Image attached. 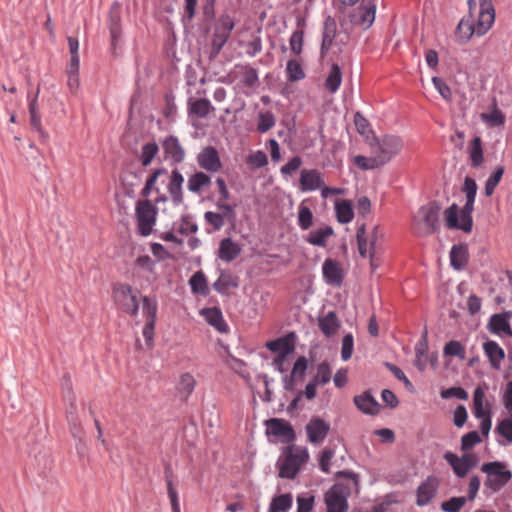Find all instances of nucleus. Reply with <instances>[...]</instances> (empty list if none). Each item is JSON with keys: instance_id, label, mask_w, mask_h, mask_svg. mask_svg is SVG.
Instances as JSON below:
<instances>
[{"instance_id": "49", "label": "nucleus", "mask_w": 512, "mask_h": 512, "mask_svg": "<svg viewBox=\"0 0 512 512\" xmlns=\"http://www.w3.org/2000/svg\"><path fill=\"white\" fill-rule=\"evenodd\" d=\"M286 76L288 81L296 82L305 78V72L297 60L291 59L286 64Z\"/></svg>"}, {"instance_id": "6", "label": "nucleus", "mask_w": 512, "mask_h": 512, "mask_svg": "<svg viewBox=\"0 0 512 512\" xmlns=\"http://www.w3.org/2000/svg\"><path fill=\"white\" fill-rule=\"evenodd\" d=\"M234 26V20L228 14H223L219 17L212 36L210 59H215L220 54L230 38Z\"/></svg>"}, {"instance_id": "38", "label": "nucleus", "mask_w": 512, "mask_h": 512, "mask_svg": "<svg viewBox=\"0 0 512 512\" xmlns=\"http://www.w3.org/2000/svg\"><path fill=\"white\" fill-rule=\"evenodd\" d=\"M212 110H214V107L207 98L189 101V115H195L197 118L203 119L206 118Z\"/></svg>"}, {"instance_id": "45", "label": "nucleus", "mask_w": 512, "mask_h": 512, "mask_svg": "<svg viewBox=\"0 0 512 512\" xmlns=\"http://www.w3.org/2000/svg\"><path fill=\"white\" fill-rule=\"evenodd\" d=\"M37 94L34 98L29 101V114H30V124L34 130L44 135V131L42 128L41 116L39 113V107L37 102Z\"/></svg>"}, {"instance_id": "47", "label": "nucleus", "mask_w": 512, "mask_h": 512, "mask_svg": "<svg viewBox=\"0 0 512 512\" xmlns=\"http://www.w3.org/2000/svg\"><path fill=\"white\" fill-rule=\"evenodd\" d=\"M165 477H166L167 492H168V497L170 499L172 512H180L178 493H177V491L174 487L173 481H172V472L168 467H166V469H165Z\"/></svg>"}, {"instance_id": "4", "label": "nucleus", "mask_w": 512, "mask_h": 512, "mask_svg": "<svg viewBox=\"0 0 512 512\" xmlns=\"http://www.w3.org/2000/svg\"><path fill=\"white\" fill-rule=\"evenodd\" d=\"M158 208L150 200H138L135 206V220L139 235L147 237L152 234L156 224Z\"/></svg>"}, {"instance_id": "14", "label": "nucleus", "mask_w": 512, "mask_h": 512, "mask_svg": "<svg viewBox=\"0 0 512 512\" xmlns=\"http://www.w3.org/2000/svg\"><path fill=\"white\" fill-rule=\"evenodd\" d=\"M305 429L308 441L312 444H320L329 434L330 424L320 417H312Z\"/></svg>"}, {"instance_id": "9", "label": "nucleus", "mask_w": 512, "mask_h": 512, "mask_svg": "<svg viewBox=\"0 0 512 512\" xmlns=\"http://www.w3.org/2000/svg\"><path fill=\"white\" fill-rule=\"evenodd\" d=\"M349 489L341 483L334 484L325 493L327 512H347Z\"/></svg>"}, {"instance_id": "61", "label": "nucleus", "mask_w": 512, "mask_h": 512, "mask_svg": "<svg viewBox=\"0 0 512 512\" xmlns=\"http://www.w3.org/2000/svg\"><path fill=\"white\" fill-rule=\"evenodd\" d=\"M247 163L254 168H261L268 164V158L264 151L257 150L247 157Z\"/></svg>"}, {"instance_id": "15", "label": "nucleus", "mask_w": 512, "mask_h": 512, "mask_svg": "<svg viewBox=\"0 0 512 512\" xmlns=\"http://www.w3.org/2000/svg\"><path fill=\"white\" fill-rule=\"evenodd\" d=\"M480 11L475 25L476 35L483 36L491 28L495 19V10L491 0H479Z\"/></svg>"}, {"instance_id": "37", "label": "nucleus", "mask_w": 512, "mask_h": 512, "mask_svg": "<svg viewBox=\"0 0 512 512\" xmlns=\"http://www.w3.org/2000/svg\"><path fill=\"white\" fill-rule=\"evenodd\" d=\"M468 153L471 160V165L474 168H479L484 162L482 139L480 136H475L471 140L468 146Z\"/></svg>"}, {"instance_id": "55", "label": "nucleus", "mask_w": 512, "mask_h": 512, "mask_svg": "<svg viewBox=\"0 0 512 512\" xmlns=\"http://www.w3.org/2000/svg\"><path fill=\"white\" fill-rule=\"evenodd\" d=\"M195 386L196 380L194 377L189 373H185L180 377L177 389L180 393H184L185 399H187L193 393Z\"/></svg>"}, {"instance_id": "58", "label": "nucleus", "mask_w": 512, "mask_h": 512, "mask_svg": "<svg viewBox=\"0 0 512 512\" xmlns=\"http://www.w3.org/2000/svg\"><path fill=\"white\" fill-rule=\"evenodd\" d=\"M204 219L212 226L213 231H219L225 224L224 215L213 211L205 212Z\"/></svg>"}, {"instance_id": "18", "label": "nucleus", "mask_w": 512, "mask_h": 512, "mask_svg": "<svg viewBox=\"0 0 512 512\" xmlns=\"http://www.w3.org/2000/svg\"><path fill=\"white\" fill-rule=\"evenodd\" d=\"M108 29L111 37V47L115 51L122 35L120 4L114 2L108 16Z\"/></svg>"}, {"instance_id": "64", "label": "nucleus", "mask_w": 512, "mask_h": 512, "mask_svg": "<svg viewBox=\"0 0 512 512\" xmlns=\"http://www.w3.org/2000/svg\"><path fill=\"white\" fill-rule=\"evenodd\" d=\"M496 431L503 436L508 443L512 442V419L506 418L500 421L496 427Z\"/></svg>"}, {"instance_id": "28", "label": "nucleus", "mask_w": 512, "mask_h": 512, "mask_svg": "<svg viewBox=\"0 0 512 512\" xmlns=\"http://www.w3.org/2000/svg\"><path fill=\"white\" fill-rule=\"evenodd\" d=\"M483 350L492 368L499 369L505 358L504 350L494 340H487L483 344Z\"/></svg>"}, {"instance_id": "35", "label": "nucleus", "mask_w": 512, "mask_h": 512, "mask_svg": "<svg viewBox=\"0 0 512 512\" xmlns=\"http://www.w3.org/2000/svg\"><path fill=\"white\" fill-rule=\"evenodd\" d=\"M334 234L331 226H324L316 230H312L306 237V242L317 247H325L327 239Z\"/></svg>"}, {"instance_id": "46", "label": "nucleus", "mask_w": 512, "mask_h": 512, "mask_svg": "<svg viewBox=\"0 0 512 512\" xmlns=\"http://www.w3.org/2000/svg\"><path fill=\"white\" fill-rule=\"evenodd\" d=\"M158 304L155 299L149 296L142 297V314L146 318V322L156 323Z\"/></svg>"}, {"instance_id": "62", "label": "nucleus", "mask_w": 512, "mask_h": 512, "mask_svg": "<svg viewBox=\"0 0 512 512\" xmlns=\"http://www.w3.org/2000/svg\"><path fill=\"white\" fill-rule=\"evenodd\" d=\"M465 502L466 498L464 497H452L442 503L441 509L444 512H458L465 505Z\"/></svg>"}, {"instance_id": "41", "label": "nucleus", "mask_w": 512, "mask_h": 512, "mask_svg": "<svg viewBox=\"0 0 512 512\" xmlns=\"http://www.w3.org/2000/svg\"><path fill=\"white\" fill-rule=\"evenodd\" d=\"M159 153V146L155 141H150L142 145L139 161L143 167H148L153 159Z\"/></svg>"}, {"instance_id": "19", "label": "nucleus", "mask_w": 512, "mask_h": 512, "mask_svg": "<svg viewBox=\"0 0 512 512\" xmlns=\"http://www.w3.org/2000/svg\"><path fill=\"white\" fill-rule=\"evenodd\" d=\"M322 175L317 169H302L299 179V187L302 192L315 191L322 188Z\"/></svg>"}, {"instance_id": "42", "label": "nucleus", "mask_w": 512, "mask_h": 512, "mask_svg": "<svg viewBox=\"0 0 512 512\" xmlns=\"http://www.w3.org/2000/svg\"><path fill=\"white\" fill-rule=\"evenodd\" d=\"M191 291L202 296L209 294L206 276L202 271L195 272L189 280Z\"/></svg>"}, {"instance_id": "56", "label": "nucleus", "mask_w": 512, "mask_h": 512, "mask_svg": "<svg viewBox=\"0 0 512 512\" xmlns=\"http://www.w3.org/2000/svg\"><path fill=\"white\" fill-rule=\"evenodd\" d=\"M356 239L358 245V251L362 258H366L368 254L367 249V238H366V224L363 223L358 226L356 231Z\"/></svg>"}, {"instance_id": "53", "label": "nucleus", "mask_w": 512, "mask_h": 512, "mask_svg": "<svg viewBox=\"0 0 512 512\" xmlns=\"http://www.w3.org/2000/svg\"><path fill=\"white\" fill-rule=\"evenodd\" d=\"M443 353L445 356H455L460 360L466 358L465 348L458 340H450L447 342L443 348Z\"/></svg>"}, {"instance_id": "48", "label": "nucleus", "mask_w": 512, "mask_h": 512, "mask_svg": "<svg viewBox=\"0 0 512 512\" xmlns=\"http://www.w3.org/2000/svg\"><path fill=\"white\" fill-rule=\"evenodd\" d=\"M354 164L361 170H373L383 166L382 161L374 154L373 157H366L363 155H357L353 159Z\"/></svg>"}, {"instance_id": "8", "label": "nucleus", "mask_w": 512, "mask_h": 512, "mask_svg": "<svg viewBox=\"0 0 512 512\" xmlns=\"http://www.w3.org/2000/svg\"><path fill=\"white\" fill-rule=\"evenodd\" d=\"M444 459L451 466L458 478H464L478 464V457L474 453H464L461 457L451 451L444 454Z\"/></svg>"}, {"instance_id": "63", "label": "nucleus", "mask_w": 512, "mask_h": 512, "mask_svg": "<svg viewBox=\"0 0 512 512\" xmlns=\"http://www.w3.org/2000/svg\"><path fill=\"white\" fill-rule=\"evenodd\" d=\"M315 498L313 495H299L297 497L296 512H311L314 507Z\"/></svg>"}, {"instance_id": "54", "label": "nucleus", "mask_w": 512, "mask_h": 512, "mask_svg": "<svg viewBox=\"0 0 512 512\" xmlns=\"http://www.w3.org/2000/svg\"><path fill=\"white\" fill-rule=\"evenodd\" d=\"M275 123L276 119L272 112H260L258 114L257 131L259 133H266L275 125Z\"/></svg>"}, {"instance_id": "3", "label": "nucleus", "mask_w": 512, "mask_h": 512, "mask_svg": "<svg viewBox=\"0 0 512 512\" xmlns=\"http://www.w3.org/2000/svg\"><path fill=\"white\" fill-rule=\"evenodd\" d=\"M481 471L486 474L484 487L493 493L500 491L512 478V472L500 461L484 463Z\"/></svg>"}, {"instance_id": "59", "label": "nucleus", "mask_w": 512, "mask_h": 512, "mask_svg": "<svg viewBox=\"0 0 512 512\" xmlns=\"http://www.w3.org/2000/svg\"><path fill=\"white\" fill-rule=\"evenodd\" d=\"M354 349V338L351 333L346 334L342 339V346H341V358L343 361H348L352 354Z\"/></svg>"}, {"instance_id": "51", "label": "nucleus", "mask_w": 512, "mask_h": 512, "mask_svg": "<svg viewBox=\"0 0 512 512\" xmlns=\"http://www.w3.org/2000/svg\"><path fill=\"white\" fill-rule=\"evenodd\" d=\"M332 377L331 366L327 361H323L317 366V372L312 380L318 385H326Z\"/></svg>"}, {"instance_id": "5", "label": "nucleus", "mask_w": 512, "mask_h": 512, "mask_svg": "<svg viewBox=\"0 0 512 512\" xmlns=\"http://www.w3.org/2000/svg\"><path fill=\"white\" fill-rule=\"evenodd\" d=\"M113 300L119 310L135 317L139 311L137 291H134L129 284L116 283L112 288Z\"/></svg>"}, {"instance_id": "21", "label": "nucleus", "mask_w": 512, "mask_h": 512, "mask_svg": "<svg viewBox=\"0 0 512 512\" xmlns=\"http://www.w3.org/2000/svg\"><path fill=\"white\" fill-rule=\"evenodd\" d=\"M337 34V23L333 17L328 15L323 23L322 29V42L320 47L321 57H325L333 45L334 39Z\"/></svg>"}, {"instance_id": "2", "label": "nucleus", "mask_w": 512, "mask_h": 512, "mask_svg": "<svg viewBox=\"0 0 512 512\" xmlns=\"http://www.w3.org/2000/svg\"><path fill=\"white\" fill-rule=\"evenodd\" d=\"M475 199L466 198V203L459 212L456 203L451 204L444 212L445 223L449 229H459L470 233L473 227L472 213L474 211Z\"/></svg>"}, {"instance_id": "26", "label": "nucleus", "mask_w": 512, "mask_h": 512, "mask_svg": "<svg viewBox=\"0 0 512 512\" xmlns=\"http://www.w3.org/2000/svg\"><path fill=\"white\" fill-rule=\"evenodd\" d=\"M436 491H437V484H436L435 479L428 477L417 488L416 504L421 507L428 505L431 502V500L434 498Z\"/></svg>"}, {"instance_id": "24", "label": "nucleus", "mask_w": 512, "mask_h": 512, "mask_svg": "<svg viewBox=\"0 0 512 512\" xmlns=\"http://www.w3.org/2000/svg\"><path fill=\"white\" fill-rule=\"evenodd\" d=\"M295 334L293 332L288 333L284 337H280L276 340L267 342L266 347L273 353L283 355L286 357L288 354L295 350Z\"/></svg>"}, {"instance_id": "13", "label": "nucleus", "mask_w": 512, "mask_h": 512, "mask_svg": "<svg viewBox=\"0 0 512 512\" xmlns=\"http://www.w3.org/2000/svg\"><path fill=\"white\" fill-rule=\"evenodd\" d=\"M266 433L279 437L283 442H293L295 440V431L292 425L280 418H271L266 421Z\"/></svg>"}, {"instance_id": "17", "label": "nucleus", "mask_w": 512, "mask_h": 512, "mask_svg": "<svg viewBox=\"0 0 512 512\" xmlns=\"http://www.w3.org/2000/svg\"><path fill=\"white\" fill-rule=\"evenodd\" d=\"M198 165L208 172H218L222 168L218 151L213 146L203 148L197 155Z\"/></svg>"}, {"instance_id": "39", "label": "nucleus", "mask_w": 512, "mask_h": 512, "mask_svg": "<svg viewBox=\"0 0 512 512\" xmlns=\"http://www.w3.org/2000/svg\"><path fill=\"white\" fill-rule=\"evenodd\" d=\"M342 83V70L337 63L331 65L330 71L325 79L324 86L331 93L338 91Z\"/></svg>"}, {"instance_id": "20", "label": "nucleus", "mask_w": 512, "mask_h": 512, "mask_svg": "<svg viewBox=\"0 0 512 512\" xmlns=\"http://www.w3.org/2000/svg\"><path fill=\"white\" fill-rule=\"evenodd\" d=\"M323 278L328 285L341 286L343 282V271L339 263L330 258L326 259L322 265Z\"/></svg>"}, {"instance_id": "36", "label": "nucleus", "mask_w": 512, "mask_h": 512, "mask_svg": "<svg viewBox=\"0 0 512 512\" xmlns=\"http://www.w3.org/2000/svg\"><path fill=\"white\" fill-rule=\"evenodd\" d=\"M211 185V177L202 171H197L188 178L187 189L195 194H199L203 188Z\"/></svg>"}, {"instance_id": "7", "label": "nucleus", "mask_w": 512, "mask_h": 512, "mask_svg": "<svg viewBox=\"0 0 512 512\" xmlns=\"http://www.w3.org/2000/svg\"><path fill=\"white\" fill-rule=\"evenodd\" d=\"M402 149L403 141L396 135H384L376 139V143L372 145L373 153L378 156L383 165L397 156Z\"/></svg>"}, {"instance_id": "30", "label": "nucleus", "mask_w": 512, "mask_h": 512, "mask_svg": "<svg viewBox=\"0 0 512 512\" xmlns=\"http://www.w3.org/2000/svg\"><path fill=\"white\" fill-rule=\"evenodd\" d=\"M474 34H476V29L472 20V15L463 17L459 21L455 31L457 42L459 44H465L472 38Z\"/></svg>"}, {"instance_id": "27", "label": "nucleus", "mask_w": 512, "mask_h": 512, "mask_svg": "<svg viewBox=\"0 0 512 512\" xmlns=\"http://www.w3.org/2000/svg\"><path fill=\"white\" fill-rule=\"evenodd\" d=\"M450 265L455 270H462L469 260V252L466 244H455L452 246L450 253Z\"/></svg>"}, {"instance_id": "12", "label": "nucleus", "mask_w": 512, "mask_h": 512, "mask_svg": "<svg viewBox=\"0 0 512 512\" xmlns=\"http://www.w3.org/2000/svg\"><path fill=\"white\" fill-rule=\"evenodd\" d=\"M161 146L166 160H170L176 165L185 160L186 152L178 137L174 135L164 137L161 141Z\"/></svg>"}, {"instance_id": "10", "label": "nucleus", "mask_w": 512, "mask_h": 512, "mask_svg": "<svg viewBox=\"0 0 512 512\" xmlns=\"http://www.w3.org/2000/svg\"><path fill=\"white\" fill-rule=\"evenodd\" d=\"M376 5L369 2L365 4L362 1L360 6L354 9L349 15L350 22L362 29L366 30L371 27L375 20Z\"/></svg>"}, {"instance_id": "32", "label": "nucleus", "mask_w": 512, "mask_h": 512, "mask_svg": "<svg viewBox=\"0 0 512 512\" xmlns=\"http://www.w3.org/2000/svg\"><path fill=\"white\" fill-rule=\"evenodd\" d=\"M340 321L334 311L318 318V326L326 337H332L340 328Z\"/></svg>"}, {"instance_id": "40", "label": "nucleus", "mask_w": 512, "mask_h": 512, "mask_svg": "<svg viewBox=\"0 0 512 512\" xmlns=\"http://www.w3.org/2000/svg\"><path fill=\"white\" fill-rule=\"evenodd\" d=\"M293 497L291 493L280 494L272 498L268 512H287L291 509Z\"/></svg>"}, {"instance_id": "34", "label": "nucleus", "mask_w": 512, "mask_h": 512, "mask_svg": "<svg viewBox=\"0 0 512 512\" xmlns=\"http://www.w3.org/2000/svg\"><path fill=\"white\" fill-rule=\"evenodd\" d=\"M203 314L207 323L213 326L217 331L221 333L228 331V325L224 320L223 314L219 308H207L203 311Z\"/></svg>"}, {"instance_id": "22", "label": "nucleus", "mask_w": 512, "mask_h": 512, "mask_svg": "<svg viewBox=\"0 0 512 512\" xmlns=\"http://www.w3.org/2000/svg\"><path fill=\"white\" fill-rule=\"evenodd\" d=\"M184 177L180 171L175 168L171 171L169 177V183L167 185V191L171 197V200L175 206H179L183 203V190L182 185Z\"/></svg>"}, {"instance_id": "52", "label": "nucleus", "mask_w": 512, "mask_h": 512, "mask_svg": "<svg viewBox=\"0 0 512 512\" xmlns=\"http://www.w3.org/2000/svg\"><path fill=\"white\" fill-rule=\"evenodd\" d=\"M503 174H504V167L499 166L488 177V179L485 182V187H484V194L487 197L491 196L494 193L495 188L501 181Z\"/></svg>"}, {"instance_id": "57", "label": "nucleus", "mask_w": 512, "mask_h": 512, "mask_svg": "<svg viewBox=\"0 0 512 512\" xmlns=\"http://www.w3.org/2000/svg\"><path fill=\"white\" fill-rule=\"evenodd\" d=\"M481 442V438L477 431H471L464 434L461 438V449L468 453L476 444Z\"/></svg>"}, {"instance_id": "25", "label": "nucleus", "mask_w": 512, "mask_h": 512, "mask_svg": "<svg viewBox=\"0 0 512 512\" xmlns=\"http://www.w3.org/2000/svg\"><path fill=\"white\" fill-rule=\"evenodd\" d=\"M353 401L356 407L366 415H377L379 413L380 404L370 391L356 395Z\"/></svg>"}, {"instance_id": "23", "label": "nucleus", "mask_w": 512, "mask_h": 512, "mask_svg": "<svg viewBox=\"0 0 512 512\" xmlns=\"http://www.w3.org/2000/svg\"><path fill=\"white\" fill-rule=\"evenodd\" d=\"M308 369V360L305 356H300L293 365L290 375H284L282 377L283 388L286 391H294L295 380L302 378Z\"/></svg>"}, {"instance_id": "16", "label": "nucleus", "mask_w": 512, "mask_h": 512, "mask_svg": "<svg viewBox=\"0 0 512 512\" xmlns=\"http://www.w3.org/2000/svg\"><path fill=\"white\" fill-rule=\"evenodd\" d=\"M441 207L438 202L432 201L420 207L419 213L422 216L423 222L426 226V233L431 235L439 230V213Z\"/></svg>"}, {"instance_id": "43", "label": "nucleus", "mask_w": 512, "mask_h": 512, "mask_svg": "<svg viewBox=\"0 0 512 512\" xmlns=\"http://www.w3.org/2000/svg\"><path fill=\"white\" fill-rule=\"evenodd\" d=\"M167 173V169L164 167H159L152 170L151 174L146 179L145 185L141 190V195L143 197H148L153 191L159 192V189L155 187V184L158 178Z\"/></svg>"}, {"instance_id": "33", "label": "nucleus", "mask_w": 512, "mask_h": 512, "mask_svg": "<svg viewBox=\"0 0 512 512\" xmlns=\"http://www.w3.org/2000/svg\"><path fill=\"white\" fill-rule=\"evenodd\" d=\"M238 286V277L226 271H221L220 276L213 283V289L222 295L228 294L230 288H238Z\"/></svg>"}, {"instance_id": "11", "label": "nucleus", "mask_w": 512, "mask_h": 512, "mask_svg": "<svg viewBox=\"0 0 512 512\" xmlns=\"http://www.w3.org/2000/svg\"><path fill=\"white\" fill-rule=\"evenodd\" d=\"M484 391L481 387H477L473 394V413L476 418L482 419L480 423V431L484 436L490 432L492 421L490 417V408L485 411L483 409Z\"/></svg>"}, {"instance_id": "29", "label": "nucleus", "mask_w": 512, "mask_h": 512, "mask_svg": "<svg viewBox=\"0 0 512 512\" xmlns=\"http://www.w3.org/2000/svg\"><path fill=\"white\" fill-rule=\"evenodd\" d=\"M511 317L512 312L510 311L493 314L490 317L487 325L489 332L495 335H500L502 332L506 333L510 327L509 320Z\"/></svg>"}, {"instance_id": "31", "label": "nucleus", "mask_w": 512, "mask_h": 512, "mask_svg": "<svg viewBox=\"0 0 512 512\" xmlns=\"http://www.w3.org/2000/svg\"><path fill=\"white\" fill-rule=\"evenodd\" d=\"M241 253V247L231 238L221 240L218 249L219 259L229 263L232 262Z\"/></svg>"}, {"instance_id": "44", "label": "nucleus", "mask_w": 512, "mask_h": 512, "mask_svg": "<svg viewBox=\"0 0 512 512\" xmlns=\"http://www.w3.org/2000/svg\"><path fill=\"white\" fill-rule=\"evenodd\" d=\"M336 217L339 223L347 224L352 221L354 212L352 205L347 200H342L335 205Z\"/></svg>"}, {"instance_id": "60", "label": "nucleus", "mask_w": 512, "mask_h": 512, "mask_svg": "<svg viewBox=\"0 0 512 512\" xmlns=\"http://www.w3.org/2000/svg\"><path fill=\"white\" fill-rule=\"evenodd\" d=\"M242 83L248 88H253L259 84V77L257 69L253 67H245V71L242 76Z\"/></svg>"}, {"instance_id": "1", "label": "nucleus", "mask_w": 512, "mask_h": 512, "mask_svg": "<svg viewBox=\"0 0 512 512\" xmlns=\"http://www.w3.org/2000/svg\"><path fill=\"white\" fill-rule=\"evenodd\" d=\"M309 460V453L306 447H295L293 445L283 448L281 456L276 462L278 476L282 479H294L299 473L302 465Z\"/></svg>"}, {"instance_id": "50", "label": "nucleus", "mask_w": 512, "mask_h": 512, "mask_svg": "<svg viewBox=\"0 0 512 512\" xmlns=\"http://www.w3.org/2000/svg\"><path fill=\"white\" fill-rule=\"evenodd\" d=\"M313 213L311 209L301 203L298 208V226L301 230L306 231L313 225Z\"/></svg>"}]
</instances>
